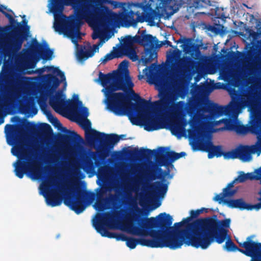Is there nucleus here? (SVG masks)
<instances>
[{"label": "nucleus", "instance_id": "f257e3e1", "mask_svg": "<svg viewBox=\"0 0 261 261\" xmlns=\"http://www.w3.org/2000/svg\"><path fill=\"white\" fill-rule=\"evenodd\" d=\"M75 12L70 22L62 23L55 30L70 38L76 48V57L83 63L94 56L114 35L116 28L136 27L138 16L134 15L144 8L143 3H121L113 0H70Z\"/></svg>", "mask_w": 261, "mask_h": 261}, {"label": "nucleus", "instance_id": "f03ea898", "mask_svg": "<svg viewBox=\"0 0 261 261\" xmlns=\"http://www.w3.org/2000/svg\"><path fill=\"white\" fill-rule=\"evenodd\" d=\"M168 184L169 182L164 179L150 185L144 182L138 176L124 178L122 186L128 196L129 206L123 211V221H120L114 212L105 213L102 215L97 214L92 219L93 227L103 237H112L107 228L118 229L134 236L144 237L136 240L132 238L127 239L124 234H121L117 237L118 240L126 241V246L130 249H134L138 244L151 248L168 247L173 250L181 248L183 241L178 237L180 229L176 226L180 223L162 232L148 231L142 225L138 227L134 225V222L140 221L141 217L140 212L137 205V199L140 191L144 193L139 199L140 205L143 207L153 206L151 210H154L161 205V203L156 202V199L158 197L164 198Z\"/></svg>", "mask_w": 261, "mask_h": 261}, {"label": "nucleus", "instance_id": "7ed1b4c3", "mask_svg": "<svg viewBox=\"0 0 261 261\" xmlns=\"http://www.w3.org/2000/svg\"><path fill=\"white\" fill-rule=\"evenodd\" d=\"M128 63L123 61L119 66L118 71H115V114L118 116L127 115L130 122L135 125H143L147 131H153L163 128H169L172 134L178 138L187 136L193 146H196L198 149H204L208 152L209 159L214 156H221L223 153L220 146H214L209 137L210 133L219 131V129H215L212 123H207L208 126L213 130L206 129L203 138L200 139L192 138L189 136V129L190 128L189 124L190 118H187L184 114V108L185 103L179 102L173 103V100L176 97L171 98L169 101V107L165 114V117L150 115L147 107L144 108L143 111L139 115H135L132 108V105L129 98L126 93L115 92L116 91L121 90L129 95H133L137 100L140 98L139 95L133 90L134 86L127 70Z\"/></svg>", "mask_w": 261, "mask_h": 261}, {"label": "nucleus", "instance_id": "20e7f679", "mask_svg": "<svg viewBox=\"0 0 261 261\" xmlns=\"http://www.w3.org/2000/svg\"><path fill=\"white\" fill-rule=\"evenodd\" d=\"M231 101L225 106L211 105L212 112L216 113L213 117L205 119L204 128L199 135L189 136L194 139L203 138L206 129L212 130L207 123L218 126L221 123L224 127L219 130H233L239 135L252 133L256 135L257 141H261V109L258 108L254 97L244 92L229 89Z\"/></svg>", "mask_w": 261, "mask_h": 261}, {"label": "nucleus", "instance_id": "39448f33", "mask_svg": "<svg viewBox=\"0 0 261 261\" xmlns=\"http://www.w3.org/2000/svg\"><path fill=\"white\" fill-rule=\"evenodd\" d=\"M46 70L50 73L43 76L44 90L38 100L40 107L43 109L48 102L56 112L72 116L84 129L87 143L93 146L94 137L98 132L91 127V122L87 119L89 115L88 108L79 100L78 95L74 94L71 100L66 99L64 93L67 87L65 76L58 68L46 67L38 69L35 72L41 74Z\"/></svg>", "mask_w": 261, "mask_h": 261}, {"label": "nucleus", "instance_id": "423d86ee", "mask_svg": "<svg viewBox=\"0 0 261 261\" xmlns=\"http://www.w3.org/2000/svg\"><path fill=\"white\" fill-rule=\"evenodd\" d=\"M189 220V218L185 219L180 222L175 223L172 227H166L165 225L169 222L171 223L172 218L169 215L161 213L155 218H149L142 225L148 231L162 232L180 223L176 226L180 229L178 237L183 241L181 247L186 244L196 248L206 249L214 241L221 244L226 239L230 219L217 221L213 219H207L191 223Z\"/></svg>", "mask_w": 261, "mask_h": 261}, {"label": "nucleus", "instance_id": "0eeeda50", "mask_svg": "<svg viewBox=\"0 0 261 261\" xmlns=\"http://www.w3.org/2000/svg\"><path fill=\"white\" fill-rule=\"evenodd\" d=\"M223 85L218 83L214 85L208 84H203L200 86H196L191 90L193 98L189 100L188 103L180 100L184 99L186 96V91L183 88H179L172 92L164 93L160 92V99L156 103L160 106V113H155L151 110L147 102L143 100L144 104L138 107L136 111L139 114L140 112L143 111L144 108L148 107L149 113L150 115L165 117L166 111L169 107V101H171V98L176 97V99L173 100V103L182 102L185 103L184 108V114L187 115V118H190L189 124L190 128L189 129L191 136H195L201 134L202 128H204L203 123L205 119L208 117H213L215 113L212 112L210 106L212 105L219 106L213 102L208 98V94L214 89L222 88Z\"/></svg>", "mask_w": 261, "mask_h": 261}, {"label": "nucleus", "instance_id": "6e6552de", "mask_svg": "<svg viewBox=\"0 0 261 261\" xmlns=\"http://www.w3.org/2000/svg\"><path fill=\"white\" fill-rule=\"evenodd\" d=\"M39 193L44 197L47 205L53 207L61 203L60 197L63 195L65 196L64 203L77 214L82 213L95 199L94 194L82 191L76 181L60 184L53 177L40 184Z\"/></svg>", "mask_w": 261, "mask_h": 261}, {"label": "nucleus", "instance_id": "1a4fd4ad", "mask_svg": "<svg viewBox=\"0 0 261 261\" xmlns=\"http://www.w3.org/2000/svg\"><path fill=\"white\" fill-rule=\"evenodd\" d=\"M5 132L7 143L11 146L15 145L12 148L11 152L18 158L13 163L16 176L22 178L25 173L33 180L41 179L42 173L40 164L36 157L28 153L22 146L24 133L20 127L10 124L5 126Z\"/></svg>", "mask_w": 261, "mask_h": 261}, {"label": "nucleus", "instance_id": "9d476101", "mask_svg": "<svg viewBox=\"0 0 261 261\" xmlns=\"http://www.w3.org/2000/svg\"><path fill=\"white\" fill-rule=\"evenodd\" d=\"M17 49L14 41L10 50L8 52V57H5L2 73L5 76H11L13 70H23L24 69L34 68L40 59L44 60H51L53 51L47 44L41 45L37 42L33 44L27 49Z\"/></svg>", "mask_w": 261, "mask_h": 261}, {"label": "nucleus", "instance_id": "9b49d317", "mask_svg": "<svg viewBox=\"0 0 261 261\" xmlns=\"http://www.w3.org/2000/svg\"><path fill=\"white\" fill-rule=\"evenodd\" d=\"M33 80L32 78L26 77L17 80L9 87V92L13 98L5 95L0 97V125L4 122L2 109L12 105L14 99L18 100L23 113L28 117L33 116L37 113L32 96L34 87Z\"/></svg>", "mask_w": 261, "mask_h": 261}, {"label": "nucleus", "instance_id": "f8f14e48", "mask_svg": "<svg viewBox=\"0 0 261 261\" xmlns=\"http://www.w3.org/2000/svg\"><path fill=\"white\" fill-rule=\"evenodd\" d=\"M180 43V47L183 50L185 57L179 59L181 52L177 48L170 50L167 54V61L171 64L172 72L177 76L184 75L191 68H193V60L199 56V48L192 39H185Z\"/></svg>", "mask_w": 261, "mask_h": 261}, {"label": "nucleus", "instance_id": "ddd939ff", "mask_svg": "<svg viewBox=\"0 0 261 261\" xmlns=\"http://www.w3.org/2000/svg\"><path fill=\"white\" fill-rule=\"evenodd\" d=\"M182 0H149L138 3H143L144 7L139 8L136 12L138 20L141 22H147L150 25L155 24V14L167 16L176 12L182 4Z\"/></svg>", "mask_w": 261, "mask_h": 261}, {"label": "nucleus", "instance_id": "4468645a", "mask_svg": "<svg viewBox=\"0 0 261 261\" xmlns=\"http://www.w3.org/2000/svg\"><path fill=\"white\" fill-rule=\"evenodd\" d=\"M23 37L19 29L15 28L8 33L5 32V29L0 27V47L4 50V63L5 57H8V52L10 50L14 41L17 49L21 48Z\"/></svg>", "mask_w": 261, "mask_h": 261}, {"label": "nucleus", "instance_id": "2eb2a0df", "mask_svg": "<svg viewBox=\"0 0 261 261\" xmlns=\"http://www.w3.org/2000/svg\"><path fill=\"white\" fill-rule=\"evenodd\" d=\"M126 46H131L134 45L136 47V44L138 43L143 45L144 49H148L146 55L149 54L150 59L157 58V53L155 48L159 47L161 44H159V42L155 37L150 35H136L134 37L130 36H126Z\"/></svg>", "mask_w": 261, "mask_h": 261}, {"label": "nucleus", "instance_id": "dca6fc26", "mask_svg": "<svg viewBox=\"0 0 261 261\" xmlns=\"http://www.w3.org/2000/svg\"><path fill=\"white\" fill-rule=\"evenodd\" d=\"M257 154L259 156L261 153V141H257L255 145L251 146H241L224 154L225 159L238 158L243 162H249L252 160V154Z\"/></svg>", "mask_w": 261, "mask_h": 261}, {"label": "nucleus", "instance_id": "f3484780", "mask_svg": "<svg viewBox=\"0 0 261 261\" xmlns=\"http://www.w3.org/2000/svg\"><path fill=\"white\" fill-rule=\"evenodd\" d=\"M126 36L121 38L120 42L122 46L119 47H113V51L105 57L102 62H105L116 58L121 57L124 55L127 56L133 61L137 60L138 58L137 55L136 47L133 45L131 46H126Z\"/></svg>", "mask_w": 261, "mask_h": 261}, {"label": "nucleus", "instance_id": "a211bd4d", "mask_svg": "<svg viewBox=\"0 0 261 261\" xmlns=\"http://www.w3.org/2000/svg\"><path fill=\"white\" fill-rule=\"evenodd\" d=\"M254 238V236H251L245 242H238L240 246L245 248V250L240 249L239 251L250 256L251 261H261V244L253 240Z\"/></svg>", "mask_w": 261, "mask_h": 261}, {"label": "nucleus", "instance_id": "6ab92c4d", "mask_svg": "<svg viewBox=\"0 0 261 261\" xmlns=\"http://www.w3.org/2000/svg\"><path fill=\"white\" fill-rule=\"evenodd\" d=\"M120 140L118 136L114 134L106 135L103 133L98 132L94 137V143L98 141L100 146L97 148L99 151H108Z\"/></svg>", "mask_w": 261, "mask_h": 261}, {"label": "nucleus", "instance_id": "aec40b11", "mask_svg": "<svg viewBox=\"0 0 261 261\" xmlns=\"http://www.w3.org/2000/svg\"><path fill=\"white\" fill-rule=\"evenodd\" d=\"M98 164L99 161L96 158V153L91 152L81 158L79 165L87 173H92Z\"/></svg>", "mask_w": 261, "mask_h": 261}, {"label": "nucleus", "instance_id": "412c9836", "mask_svg": "<svg viewBox=\"0 0 261 261\" xmlns=\"http://www.w3.org/2000/svg\"><path fill=\"white\" fill-rule=\"evenodd\" d=\"M257 33L251 29H247L243 36L244 40L249 46L250 48L253 47L256 44H261V27L257 26Z\"/></svg>", "mask_w": 261, "mask_h": 261}, {"label": "nucleus", "instance_id": "4be33fe9", "mask_svg": "<svg viewBox=\"0 0 261 261\" xmlns=\"http://www.w3.org/2000/svg\"><path fill=\"white\" fill-rule=\"evenodd\" d=\"M222 204H225L231 208H239L241 210H252L253 209L259 210L261 208L260 201L259 203L255 205H251L245 202L243 199H228L224 201Z\"/></svg>", "mask_w": 261, "mask_h": 261}, {"label": "nucleus", "instance_id": "5701e85b", "mask_svg": "<svg viewBox=\"0 0 261 261\" xmlns=\"http://www.w3.org/2000/svg\"><path fill=\"white\" fill-rule=\"evenodd\" d=\"M143 73L148 79L149 83L154 84L158 86H162V82L163 80V77L159 74L156 69V67L154 65H152L149 67H146L143 70Z\"/></svg>", "mask_w": 261, "mask_h": 261}, {"label": "nucleus", "instance_id": "b1692460", "mask_svg": "<svg viewBox=\"0 0 261 261\" xmlns=\"http://www.w3.org/2000/svg\"><path fill=\"white\" fill-rule=\"evenodd\" d=\"M234 184L233 181L228 184L226 188L224 189L222 193L216 195L214 198V200L219 202V203H223L234 195L238 191V189L233 188Z\"/></svg>", "mask_w": 261, "mask_h": 261}, {"label": "nucleus", "instance_id": "393cba45", "mask_svg": "<svg viewBox=\"0 0 261 261\" xmlns=\"http://www.w3.org/2000/svg\"><path fill=\"white\" fill-rule=\"evenodd\" d=\"M103 193V188L97 193V199L96 202L93 205L94 208L98 211H103L106 209L111 207L109 200L107 198H103L102 194Z\"/></svg>", "mask_w": 261, "mask_h": 261}, {"label": "nucleus", "instance_id": "a878e982", "mask_svg": "<svg viewBox=\"0 0 261 261\" xmlns=\"http://www.w3.org/2000/svg\"><path fill=\"white\" fill-rule=\"evenodd\" d=\"M227 49H222L221 52L223 55L228 59L232 60L241 61L244 59V54L241 52L237 51L236 52L229 51L227 53Z\"/></svg>", "mask_w": 261, "mask_h": 261}, {"label": "nucleus", "instance_id": "bb28decb", "mask_svg": "<svg viewBox=\"0 0 261 261\" xmlns=\"http://www.w3.org/2000/svg\"><path fill=\"white\" fill-rule=\"evenodd\" d=\"M0 11L4 13L8 18L9 22L12 26H15L16 24H17V22L13 18L14 13L12 10L8 9L7 7L5 6L0 5Z\"/></svg>", "mask_w": 261, "mask_h": 261}, {"label": "nucleus", "instance_id": "cd10ccee", "mask_svg": "<svg viewBox=\"0 0 261 261\" xmlns=\"http://www.w3.org/2000/svg\"><path fill=\"white\" fill-rule=\"evenodd\" d=\"M186 153L184 152H181L180 153H177L173 151L164 150L163 151V155L166 158L167 160L173 162L179 158L185 156Z\"/></svg>", "mask_w": 261, "mask_h": 261}, {"label": "nucleus", "instance_id": "c85d7f7f", "mask_svg": "<svg viewBox=\"0 0 261 261\" xmlns=\"http://www.w3.org/2000/svg\"><path fill=\"white\" fill-rule=\"evenodd\" d=\"M209 5L211 6V4H210V1H206V0H196L193 5L192 6H190L187 10L189 13H191V12H193L194 8L195 9L199 8L201 7H204L206 6V5Z\"/></svg>", "mask_w": 261, "mask_h": 261}, {"label": "nucleus", "instance_id": "c756f323", "mask_svg": "<svg viewBox=\"0 0 261 261\" xmlns=\"http://www.w3.org/2000/svg\"><path fill=\"white\" fill-rule=\"evenodd\" d=\"M97 176L98 180L97 181V183L100 186L104 185L108 180L109 177L107 171H105V169H100Z\"/></svg>", "mask_w": 261, "mask_h": 261}, {"label": "nucleus", "instance_id": "7c9ffc66", "mask_svg": "<svg viewBox=\"0 0 261 261\" xmlns=\"http://www.w3.org/2000/svg\"><path fill=\"white\" fill-rule=\"evenodd\" d=\"M147 50V49H144V52L143 54L141 60L139 61V64H142L143 66L146 65L147 64L151 63L152 61L156 59V58L150 59L149 54L148 55H146Z\"/></svg>", "mask_w": 261, "mask_h": 261}, {"label": "nucleus", "instance_id": "2f4dec72", "mask_svg": "<svg viewBox=\"0 0 261 261\" xmlns=\"http://www.w3.org/2000/svg\"><path fill=\"white\" fill-rule=\"evenodd\" d=\"M224 250L227 251H236L238 250L237 247L231 241L228 240L226 242L225 245L223 246Z\"/></svg>", "mask_w": 261, "mask_h": 261}, {"label": "nucleus", "instance_id": "473e14b6", "mask_svg": "<svg viewBox=\"0 0 261 261\" xmlns=\"http://www.w3.org/2000/svg\"><path fill=\"white\" fill-rule=\"evenodd\" d=\"M46 115L49 122L51 123L54 125H55L56 127H60L61 126V123L60 121L51 113H50L49 112H46Z\"/></svg>", "mask_w": 261, "mask_h": 261}, {"label": "nucleus", "instance_id": "72a5a7b5", "mask_svg": "<svg viewBox=\"0 0 261 261\" xmlns=\"http://www.w3.org/2000/svg\"><path fill=\"white\" fill-rule=\"evenodd\" d=\"M205 72L209 74H214L216 73V70L214 65L210 64L206 67Z\"/></svg>", "mask_w": 261, "mask_h": 261}, {"label": "nucleus", "instance_id": "f704fd0d", "mask_svg": "<svg viewBox=\"0 0 261 261\" xmlns=\"http://www.w3.org/2000/svg\"><path fill=\"white\" fill-rule=\"evenodd\" d=\"M79 170L77 167L72 165V167L68 171V174L72 175L77 176L79 174Z\"/></svg>", "mask_w": 261, "mask_h": 261}, {"label": "nucleus", "instance_id": "c9c22d12", "mask_svg": "<svg viewBox=\"0 0 261 261\" xmlns=\"http://www.w3.org/2000/svg\"><path fill=\"white\" fill-rule=\"evenodd\" d=\"M52 173L56 176H61L62 175L61 172L58 171L56 170H53Z\"/></svg>", "mask_w": 261, "mask_h": 261}, {"label": "nucleus", "instance_id": "e433bc0d", "mask_svg": "<svg viewBox=\"0 0 261 261\" xmlns=\"http://www.w3.org/2000/svg\"><path fill=\"white\" fill-rule=\"evenodd\" d=\"M201 210H199V211H197V212H195V214H194L195 212L193 211H192L191 212V214L192 216H197V215H198L200 212H201Z\"/></svg>", "mask_w": 261, "mask_h": 261}, {"label": "nucleus", "instance_id": "4c0bfd02", "mask_svg": "<svg viewBox=\"0 0 261 261\" xmlns=\"http://www.w3.org/2000/svg\"><path fill=\"white\" fill-rule=\"evenodd\" d=\"M22 22L23 24H24L27 23L28 21H27V20L26 19H23L22 21Z\"/></svg>", "mask_w": 261, "mask_h": 261}, {"label": "nucleus", "instance_id": "58836bf2", "mask_svg": "<svg viewBox=\"0 0 261 261\" xmlns=\"http://www.w3.org/2000/svg\"><path fill=\"white\" fill-rule=\"evenodd\" d=\"M45 125V127L46 128H50V126L49 125H48V124H46Z\"/></svg>", "mask_w": 261, "mask_h": 261}, {"label": "nucleus", "instance_id": "ea45409f", "mask_svg": "<svg viewBox=\"0 0 261 261\" xmlns=\"http://www.w3.org/2000/svg\"><path fill=\"white\" fill-rule=\"evenodd\" d=\"M142 76H143L142 75H139V79H141L142 78Z\"/></svg>", "mask_w": 261, "mask_h": 261}, {"label": "nucleus", "instance_id": "a19ab883", "mask_svg": "<svg viewBox=\"0 0 261 261\" xmlns=\"http://www.w3.org/2000/svg\"><path fill=\"white\" fill-rule=\"evenodd\" d=\"M198 13H199L198 12L196 13V15H197V14H198ZM200 13V14H204V13H203V12Z\"/></svg>", "mask_w": 261, "mask_h": 261}, {"label": "nucleus", "instance_id": "79ce46f5", "mask_svg": "<svg viewBox=\"0 0 261 261\" xmlns=\"http://www.w3.org/2000/svg\"><path fill=\"white\" fill-rule=\"evenodd\" d=\"M25 17V15H23L22 18H24Z\"/></svg>", "mask_w": 261, "mask_h": 261}]
</instances>
